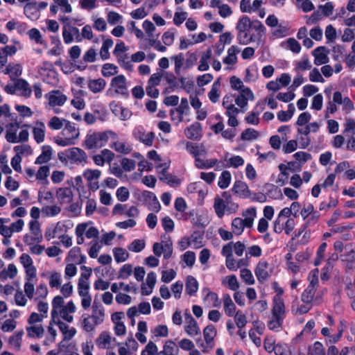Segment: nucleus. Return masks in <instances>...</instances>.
I'll list each match as a JSON object with an SVG mask.
<instances>
[{
  "label": "nucleus",
  "instance_id": "obj_21",
  "mask_svg": "<svg viewBox=\"0 0 355 355\" xmlns=\"http://www.w3.org/2000/svg\"><path fill=\"white\" fill-rule=\"evenodd\" d=\"M52 149L50 146H43L42 153L36 158L35 164H42L48 162L51 159Z\"/></svg>",
  "mask_w": 355,
  "mask_h": 355
},
{
  "label": "nucleus",
  "instance_id": "obj_10",
  "mask_svg": "<svg viewBox=\"0 0 355 355\" xmlns=\"http://www.w3.org/2000/svg\"><path fill=\"white\" fill-rule=\"evenodd\" d=\"M232 190L235 194L243 198H250L251 196V191L247 184L241 180L235 181Z\"/></svg>",
  "mask_w": 355,
  "mask_h": 355
},
{
  "label": "nucleus",
  "instance_id": "obj_23",
  "mask_svg": "<svg viewBox=\"0 0 355 355\" xmlns=\"http://www.w3.org/2000/svg\"><path fill=\"white\" fill-rule=\"evenodd\" d=\"M15 87L17 90L22 91L21 96L26 98L31 96L32 90L26 80L21 78L17 79L15 82Z\"/></svg>",
  "mask_w": 355,
  "mask_h": 355
},
{
  "label": "nucleus",
  "instance_id": "obj_26",
  "mask_svg": "<svg viewBox=\"0 0 355 355\" xmlns=\"http://www.w3.org/2000/svg\"><path fill=\"white\" fill-rule=\"evenodd\" d=\"M223 300H224V310H225V314L229 317L233 316L235 313L236 306L234 304L233 301L232 300L230 295L229 294H226L224 296Z\"/></svg>",
  "mask_w": 355,
  "mask_h": 355
},
{
  "label": "nucleus",
  "instance_id": "obj_47",
  "mask_svg": "<svg viewBox=\"0 0 355 355\" xmlns=\"http://www.w3.org/2000/svg\"><path fill=\"white\" fill-rule=\"evenodd\" d=\"M65 119H60L58 116H53L48 123L49 127L51 130H60L64 124Z\"/></svg>",
  "mask_w": 355,
  "mask_h": 355
},
{
  "label": "nucleus",
  "instance_id": "obj_11",
  "mask_svg": "<svg viewBox=\"0 0 355 355\" xmlns=\"http://www.w3.org/2000/svg\"><path fill=\"white\" fill-rule=\"evenodd\" d=\"M285 305L281 297L275 296L272 309V317L284 318Z\"/></svg>",
  "mask_w": 355,
  "mask_h": 355
},
{
  "label": "nucleus",
  "instance_id": "obj_18",
  "mask_svg": "<svg viewBox=\"0 0 355 355\" xmlns=\"http://www.w3.org/2000/svg\"><path fill=\"white\" fill-rule=\"evenodd\" d=\"M33 137L37 144L44 141L45 137V125L42 121H37L36 126L33 129Z\"/></svg>",
  "mask_w": 355,
  "mask_h": 355
},
{
  "label": "nucleus",
  "instance_id": "obj_20",
  "mask_svg": "<svg viewBox=\"0 0 355 355\" xmlns=\"http://www.w3.org/2000/svg\"><path fill=\"white\" fill-rule=\"evenodd\" d=\"M186 149L187 152L193 155L194 157L196 156H199L200 155L205 154L206 150L203 144H200L199 146L196 144H193L191 142L187 141L186 143Z\"/></svg>",
  "mask_w": 355,
  "mask_h": 355
},
{
  "label": "nucleus",
  "instance_id": "obj_30",
  "mask_svg": "<svg viewBox=\"0 0 355 355\" xmlns=\"http://www.w3.org/2000/svg\"><path fill=\"white\" fill-rule=\"evenodd\" d=\"M64 121V129L62 133L64 135L66 134H71L70 138H73V140L77 139L79 136V131L74 125L68 120Z\"/></svg>",
  "mask_w": 355,
  "mask_h": 355
},
{
  "label": "nucleus",
  "instance_id": "obj_55",
  "mask_svg": "<svg viewBox=\"0 0 355 355\" xmlns=\"http://www.w3.org/2000/svg\"><path fill=\"white\" fill-rule=\"evenodd\" d=\"M234 320L239 329L243 328L247 324L246 316L241 311H238L234 315Z\"/></svg>",
  "mask_w": 355,
  "mask_h": 355
},
{
  "label": "nucleus",
  "instance_id": "obj_39",
  "mask_svg": "<svg viewBox=\"0 0 355 355\" xmlns=\"http://www.w3.org/2000/svg\"><path fill=\"white\" fill-rule=\"evenodd\" d=\"M259 136L258 131L255 130L252 128H247L245 129L241 135V139L243 141H250L252 139H256Z\"/></svg>",
  "mask_w": 355,
  "mask_h": 355
},
{
  "label": "nucleus",
  "instance_id": "obj_1",
  "mask_svg": "<svg viewBox=\"0 0 355 355\" xmlns=\"http://www.w3.org/2000/svg\"><path fill=\"white\" fill-rule=\"evenodd\" d=\"M252 21L247 15L242 16L238 21L236 29L238 31L237 41L240 44L246 45L254 41L253 35H249Z\"/></svg>",
  "mask_w": 355,
  "mask_h": 355
},
{
  "label": "nucleus",
  "instance_id": "obj_56",
  "mask_svg": "<svg viewBox=\"0 0 355 355\" xmlns=\"http://www.w3.org/2000/svg\"><path fill=\"white\" fill-rule=\"evenodd\" d=\"M111 147L114 148L116 151L123 154H128L132 151V148L127 146L124 143L114 142Z\"/></svg>",
  "mask_w": 355,
  "mask_h": 355
},
{
  "label": "nucleus",
  "instance_id": "obj_32",
  "mask_svg": "<svg viewBox=\"0 0 355 355\" xmlns=\"http://www.w3.org/2000/svg\"><path fill=\"white\" fill-rule=\"evenodd\" d=\"M22 72L21 66L19 64H9L6 68L5 73L8 74L11 78L21 76Z\"/></svg>",
  "mask_w": 355,
  "mask_h": 355
},
{
  "label": "nucleus",
  "instance_id": "obj_14",
  "mask_svg": "<svg viewBox=\"0 0 355 355\" xmlns=\"http://www.w3.org/2000/svg\"><path fill=\"white\" fill-rule=\"evenodd\" d=\"M135 137L141 143L144 144L147 146H151L153 144L155 139V133L150 132L146 134L144 131L140 129H137L134 131Z\"/></svg>",
  "mask_w": 355,
  "mask_h": 355
},
{
  "label": "nucleus",
  "instance_id": "obj_33",
  "mask_svg": "<svg viewBox=\"0 0 355 355\" xmlns=\"http://www.w3.org/2000/svg\"><path fill=\"white\" fill-rule=\"evenodd\" d=\"M220 87V83L219 79H218L214 83V84L211 86V89L210 92L208 94V96L209 100L212 103H216L218 101L219 99V94L218 93L219 89Z\"/></svg>",
  "mask_w": 355,
  "mask_h": 355
},
{
  "label": "nucleus",
  "instance_id": "obj_24",
  "mask_svg": "<svg viewBox=\"0 0 355 355\" xmlns=\"http://www.w3.org/2000/svg\"><path fill=\"white\" fill-rule=\"evenodd\" d=\"M58 198L62 202H70L73 200V193L70 188H59L57 190Z\"/></svg>",
  "mask_w": 355,
  "mask_h": 355
},
{
  "label": "nucleus",
  "instance_id": "obj_57",
  "mask_svg": "<svg viewBox=\"0 0 355 355\" xmlns=\"http://www.w3.org/2000/svg\"><path fill=\"white\" fill-rule=\"evenodd\" d=\"M116 196L118 200L125 202L129 198L130 192L128 188L121 187L116 190Z\"/></svg>",
  "mask_w": 355,
  "mask_h": 355
},
{
  "label": "nucleus",
  "instance_id": "obj_19",
  "mask_svg": "<svg viewBox=\"0 0 355 355\" xmlns=\"http://www.w3.org/2000/svg\"><path fill=\"white\" fill-rule=\"evenodd\" d=\"M83 146H85L86 149L89 150L101 148V145H99L98 137L96 132H94L91 135H87L83 143Z\"/></svg>",
  "mask_w": 355,
  "mask_h": 355
},
{
  "label": "nucleus",
  "instance_id": "obj_3",
  "mask_svg": "<svg viewBox=\"0 0 355 355\" xmlns=\"http://www.w3.org/2000/svg\"><path fill=\"white\" fill-rule=\"evenodd\" d=\"M139 200L148 203V209L155 212H158L161 209V205L154 193L149 191H144L137 198Z\"/></svg>",
  "mask_w": 355,
  "mask_h": 355
},
{
  "label": "nucleus",
  "instance_id": "obj_44",
  "mask_svg": "<svg viewBox=\"0 0 355 355\" xmlns=\"http://www.w3.org/2000/svg\"><path fill=\"white\" fill-rule=\"evenodd\" d=\"M345 321H340V327L338 329V333L334 335H330L327 340H326V344L336 343L340 339L343 334V328Z\"/></svg>",
  "mask_w": 355,
  "mask_h": 355
},
{
  "label": "nucleus",
  "instance_id": "obj_58",
  "mask_svg": "<svg viewBox=\"0 0 355 355\" xmlns=\"http://www.w3.org/2000/svg\"><path fill=\"white\" fill-rule=\"evenodd\" d=\"M89 282L83 280L82 279H78V291L79 295H87L89 293Z\"/></svg>",
  "mask_w": 355,
  "mask_h": 355
},
{
  "label": "nucleus",
  "instance_id": "obj_16",
  "mask_svg": "<svg viewBox=\"0 0 355 355\" xmlns=\"http://www.w3.org/2000/svg\"><path fill=\"white\" fill-rule=\"evenodd\" d=\"M185 319L188 323L185 327L186 332L190 336L200 334V328L197 322L189 313H185Z\"/></svg>",
  "mask_w": 355,
  "mask_h": 355
},
{
  "label": "nucleus",
  "instance_id": "obj_31",
  "mask_svg": "<svg viewBox=\"0 0 355 355\" xmlns=\"http://www.w3.org/2000/svg\"><path fill=\"white\" fill-rule=\"evenodd\" d=\"M316 290V288L307 286L301 295L302 301L306 304H311L313 300Z\"/></svg>",
  "mask_w": 355,
  "mask_h": 355
},
{
  "label": "nucleus",
  "instance_id": "obj_53",
  "mask_svg": "<svg viewBox=\"0 0 355 355\" xmlns=\"http://www.w3.org/2000/svg\"><path fill=\"white\" fill-rule=\"evenodd\" d=\"M233 232L236 235H240L243 231V219L241 218H235L232 223Z\"/></svg>",
  "mask_w": 355,
  "mask_h": 355
},
{
  "label": "nucleus",
  "instance_id": "obj_48",
  "mask_svg": "<svg viewBox=\"0 0 355 355\" xmlns=\"http://www.w3.org/2000/svg\"><path fill=\"white\" fill-rule=\"evenodd\" d=\"M284 319L278 317H272V318L268 322L267 326L269 329L272 331H279L282 325Z\"/></svg>",
  "mask_w": 355,
  "mask_h": 355
},
{
  "label": "nucleus",
  "instance_id": "obj_51",
  "mask_svg": "<svg viewBox=\"0 0 355 355\" xmlns=\"http://www.w3.org/2000/svg\"><path fill=\"white\" fill-rule=\"evenodd\" d=\"M23 334V330L15 332L9 338V343L15 345L17 349H19L21 347V340Z\"/></svg>",
  "mask_w": 355,
  "mask_h": 355
},
{
  "label": "nucleus",
  "instance_id": "obj_38",
  "mask_svg": "<svg viewBox=\"0 0 355 355\" xmlns=\"http://www.w3.org/2000/svg\"><path fill=\"white\" fill-rule=\"evenodd\" d=\"M111 337L107 331H103L96 340V345L100 348H106L107 345L110 343Z\"/></svg>",
  "mask_w": 355,
  "mask_h": 355
},
{
  "label": "nucleus",
  "instance_id": "obj_54",
  "mask_svg": "<svg viewBox=\"0 0 355 355\" xmlns=\"http://www.w3.org/2000/svg\"><path fill=\"white\" fill-rule=\"evenodd\" d=\"M101 172L98 169H87L83 173V176L87 181L92 182L94 179H98L101 176Z\"/></svg>",
  "mask_w": 355,
  "mask_h": 355
},
{
  "label": "nucleus",
  "instance_id": "obj_60",
  "mask_svg": "<svg viewBox=\"0 0 355 355\" xmlns=\"http://www.w3.org/2000/svg\"><path fill=\"white\" fill-rule=\"evenodd\" d=\"M28 35L29 36V38L32 40H34L37 44H43L42 35L38 29L35 28H31L28 31Z\"/></svg>",
  "mask_w": 355,
  "mask_h": 355
},
{
  "label": "nucleus",
  "instance_id": "obj_6",
  "mask_svg": "<svg viewBox=\"0 0 355 355\" xmlns=\"http://www.w3.org/2000/svg\"><path fill=\"white\" fill-rule=\"evenodd\" d=\"M328 53L329 51L323 46L315 49L312 52V55L315 58L314 64L318 66L327 64L329 62Z\"/></svg>",
  "mask_w": 355,
  "mask_h": 355
},
{
  "label": "nucleus",
  "instance_id": "obj_28",
  "mask_svg": "<svg viewBox=\"0 0 355 355\" xmlns=\"http://www.w3.org/2000/svg\"><path fill=\"white\" fill-rule=\"evenodd\" d=\"M227 205L223 199L218 197L214 199V207L218 218H221L224 216L225 210L227 209Z\"/></svg>",
  "mask_w": 355,
  "mask_h": 355
},
{
  "label": "nucleus",
  "instance_id": "obj_62",
  "mask_svg": "<svg viewBox=\"0 0 355 355\" xmlns=\"http://www.w3.org/2000/svg\"><path fill=\"white\" fill-rule=\"evenodd\" d=\"M293 157L297 160L301 164L306 163L307 161L311 159L312 156L310 153L299 151L293 155Z\"/></svg>",
  "mask_w": 355,
  "mask_h": 355
},
{
  "label": "nucleus",
  "instance_id": "obj_43",
  "mask_svg": "<svg viewBox=\"0 0 355 355\" xmlns=\"http://www.w3.org/2000/svg\"><path fill=\"white\" fill-rule=\"evenodd\" d=\"M251 23V29H253L257 32V37L259 38L262 37L265 35L266 31V28L263 24L257 19L252 21Z\"/></svg>",
  "mask_w": 355,
  "mask_h": 355
},
{
  "label": "nucleus",
  "instance_id": "obj_34",
  "mask_svg": "<svg viewBox=\"0 0 355 355\" xmlns=\"http://www.w3.org/2000/svg\"><path fill=\"white\" fill-rule=\"evenodd\" d=\"M117 73L118 67L114 64L105 63L102 67L101 73L104 77H110Z\"/></svg>",
  "mask_w": 355,
  "mask_h": 355
},
{
  "label": "nucleus",
  "instance_id": "obj_2",
  "mask_svg": "<svg viewBox=\"0 0 355 355\" xmlns=\"http://www.w3.org/2000/svg\"><path fill=\"white\" fill-rule=\"evenodd\" d=\"M111 88H114V93L116 94H121L125 98H128L129 96L126 78L122 74L118 75L112 79L110 88H109L106 92L107 96H113V92Z\"/></svg>",
  "mask_w": 355,
  "mask_h": 355
},
{
  "label": "nucleus",
  "instance_id": "obj_49",
  "mask_svg": "<svg viewBox=\"0 0 355 355\" xmlns=\"http://www.w3.org/2000/svg\"><path fill=\"white\" fill-rule=\"evenodd\" d=\"M132 272V266L131 264H124L119 270L118 278L125 279H127Z\"/></svg>",
  "mask_w": 355,
  "mask_h": 355
},
{
  "label": "nucleus",
  "instance_id": "obj_13",
  "mask_svg": "<svg viewBox=\"0 0 355 355\" xmlns=\"http://www.w3.org/2000/svg\"><path fill=\"white\" fill-rule=\"evenodd\" d=\"M105 316V310L102 304L94 300L92 306V318L94 324L97 325L103 322Z\"/></svg>",
  "mask_w": 355,
  "mask_h": 355
},
{
  "label": "nucleus",
  "instance_id": "obj_9",
  "mask_svg": "<svg viewBox=\"0 0 355 355\" xmlns=\"http://www.w3.org/2000/svg\"><path fill=\"white\" fill-rule=\"evenodd\" d=\"M268 267V263L263 260L260 261L257 265L254 273L259 282L263 283L270 277V275L267 270Z\"/></svg>",
  "mask_w": 355,
  "mask_h": 355
},
{
  "label": "nucleus",
  "instance_id": "obj_64",
  "mask_svg": "<svg viewBox=\"0 0 355 355\" xmlns=\"http://www.w3.org/2000/svg\"><path fill=\"white\" fill-rule=\"evenodd\" d=\"M275 355H291V352L286 345L277 344L274 350Z\"/></svg>",
  "mask_w": 355,
  "mask_h": 355
},
{
  "label": "nucleus",
  "instance_id": "obj_22",
  "mask_svg": "<svg viewBox=\"0 0 355 355\" xmlns=\"http://www.w3.org/2000/svg\"><path fill=\"white\" fill-rule=\"evenodd\" d=\"M198 289V282L196 279L191 276H187L186 279V293L190 295H194Z\"/></svg>",
  "mask_w": 355,
  "mask_h": 355
},
{
  "label": "nucleus",
  "instance_id": "obj_59",
  "mask_svg": "<svg viewBox=\"0 0 355 355\" xmlns=\"http://www.w3.org/2000/svg\"><path fill=\"white\" fill-rule=\"evenodd\" d=\"M286 43H287L288 49L289 50H291L292 52H293L295 53H300V51L301 50V45L295 38H293V37L288 38L286 40Z\"/></svg>",
  "mask_w": 355,
  "mask_h": 355
},
{
  "label": "nucleus",
  "instance_id": "obj_63",
  "mask_svg": "<svg viewBox=\"0 0 355 355\" xmlns=\"http://www.w3.org/2000/svg\"><path fill=\"white\" fill-rule=\"evenodd\" d=\"M157 354V347L152 341H150L146 346L145 349L141 352V355H155Z\"/></svg>",
  "mask_w": 355,
  "mask_h": 355
},
{
  "label": "nucleus",
  "instance_id": "obj_46",
  "mask_svg": "<svg viewBox=\"0 0 355 355\" xmlns=\"http://www.w3.org/2000/svg\"><path fill=\"white\" fill-rule=\"evenodd\" d=\"M324 347L319 341H315L312 347H309V354L310 355H324Z\"/></svg>",
  "mask_w": 355,
  "mask_h": 355
},
{
  "label": "nucleus",
  "instance_id": "obj_8",
  "mask_svg": "<svg viewBox=\"0 0 355 355\" xmlns=\"http://www.w3.org/2000/svg\"><path fill=\"white\" fill-rule=\"evenodd\" d=\"M254 96L252 90L249 87L243 88L240 94L235 99L236 104L241 108H243L248 105V101H253Z\"/></svg>",
  "mask_w": 355,
  "mask_h": 355
},
{
  "label": "nucleus",
  "instance_id": "obj_36",
  "mask_svg": "<svg viewBox=\"0 0 355 355\" xmlns=\"http://www.w3.org/2000/svg\"><path fill=\"white\" fill-rule=\"evenodd\" d=\"M114 257L117 263L123 262L128 259L129 254L122 248H115L113 249Z\"/></svg>",
  "mask_w": 355,
  "mask_h": 355
},
{
  "label": "nucleus",
  "instance_id": "obj_41",
  "mask_svg": "<svg viewBox=\"0 0 355 355\" xmlns=\"http://www.w3.org/2000/svg\"><path fill=\"white\" fill-rule=\"evenodd\" d=\"M144 240L135 239L128 247V250L135 252H139L145 248Z\"/></svg>",
  "mask_w": 355,
  "mask_h": 355
},
{
  "label": "nucleus",
  "instance_id": "obj_15",
  "mask_svg": "<svg viewBox=\"0 0 355 355\" xmlns=\"http://www.w3.org/2000/svg\"><path fill=\"white\" fill-rule=\"evenodd\" d=\"M168 167H164L160 172L159 180L166 182L171 187H178L180 184V180L175 175L167 172Z\"/></svg>",
  "mask_w": 355,
  "mask_h": 355
},
{
  "label": "nucleus",
  "instance_id": "obj_40",
  "mask_svg": "<svg viewBox=\"0 0 355 355\" xmlns=\"http://www.w3.org/2000/svg\"><path fill=\"white\" fill-rule=\"evenodd\" d=\"M27 334L31 338H40L44 334V329L42 326H31L26 328Z\"/></svg>",
  "mask_w": 355,
  "mask_h": 355
},
{
  "label": "nucleus",
  "instance_id": "obj_45",
  "mask_svg": "<svg viewBox=\"0 0 355 355\" xmlns=\"http://www.w3.org/2000/svg\"><path fill=\"white\" fill-rule=\"evenodd\" d=\"M241 277L248 285H252L254 284V279L249 269L243 268L241 271Z\"/></svg>",
  "mask_w": 355,
  "mask_h": 355
},
{
  "label": "nucleus",
  "instance_id": "obj_29",
  "mask_svg": "<svg viewBox=\"0 0 355 355\" xmlns=\"http://www.w3.org/2000/svg\"><path fill=\"white\" fill-rule=\"evenodd\" d=\"M205 340L207 345L213 343L214 337L216 336V329L213 324L207 325L203 330Z\"/></svg>",
  "mask_w": 355,
  "mask_h": 355
},
{
  "label": "nucleus",
  "instance_id": "obj_5",
  "mask_svg": "<svg viewBox=\"0 0 355 355\" xmlns=\"http://www.w3.org/2000/svg\"><path fill=\"white\" fill-rule=\"evenodd\" d=\"M69 160L71 162L80 164L86 163L87 155L86 153L80 148L73 147L68 149Z\"/></svg>",
  "mask_w": 355,
  "mask_h": 355
},
{
  "label": "nucleus",
  "instance_id": "obj_27",
  "mask_svg": "<svg viewBox=\"0 0 355 355\" xmlns=\"http://www.w3.org/2000/svg\"><path fill=\"white\" fill-rule=\"evenodd\" d=\"M179 352V349L176 346L175 343L171 340H166L164 345V350L159 352L160 354H164V355H178Z\"/></svg>",
  "mask_w": 355,
  "mask_h": 355
},
{
  "label": "nucleus",
  "instance_id": "obj_7",
  "mask_svg": "<svg viewBox=\"0 0 355 355\" xmlns=\"http://www.w3.org/2000/svg\"><path fill=\"white\" fill-rule=\"evenodd\" d=\"M24 13L27 18L32 21H36L40 18V13L37 8L36 1H32L26 3L24 7Z\"/></svg>",
  "mask_w": 355,
  "mask_h": 355
},
{
  "label": "nucleus",
  "instance_id": "obj_50",
  "mask_svg": "<svg viewBox=\"0 0 355 355\" xmlns=\"http://www.w3.org/2000/svg\"><path fill=\"white\" fill-rule=\"evenodd\" d=\"M168 241H164L162 245V252H164V258L168 259L171 257L173 253L172 241L170 236H168Z\"/></svg>",
  "mask_w": 355,
  "mask_h": 355
},
{
  "label": "nucleus",
  "instance_id": "obj_52",
  "mask_svg": "<svg viewBox=\"0 0 355 355\" xmlns=\"http://www.w3.org/2000/svg\"><path fill=\"white\" fill-rule=\"evenodd\" d=\"M49 174V167L48 166H40L37 173H36V178L37 180H45L44 184H48L47 177Z\"/></svg>",
  "mask_w": 355,
  "mask_h": 355
},
{
  "label": "nucleus",
  "instance_id": "obj_35",
  "mask_svg": "<svg viewBox=\"0 0 355 355\" xmlns=\"http://www.w3.org/2000/svg\"><path fill=\"white\" fill-rule=\"evenodd\" d=\"M43 81L51 85H55L58 83V73L55 69L49 70L43 78Z\"/></svg>",
  "mask_w": 355,
  "mask_h": 355
},
{
  "label": "nucleus",
  "instance_id": "obj_4",
  "mask_svg": "<svg viewBox=\"0 0 355 355\" xmlns=\"http://www.w3.org/2000/svg\"><path fill=\"white\" fill-rule=\"evenodd\" d=\"M49 100V104L51 107L62 106L67 100L66 95L60 90H52L45 95Z\"/></svg>",
  "mask_w": 355,
  "mask_h": 355
},
{
  "label": "nucleus",
  "instance_id": "obj_17",
  "mask_svg": "<svg viewBox=\"0 0 355 355\" xmlns=\"http://www.w3.org/2000/svg\"><path fill=\"white\" fill-rule=\"evenodd\" d=\"M106 85V81L101 78L98 79H90L88 80V88L94 94L102 92Z\"/></svg>",
  "mask_w": 355,
  "mask_h": 355
},
{
  "label": "nucleus",
  "instance_id": "obj_61",
  "mask_svg": "<svg viewBox=\"0 0 355 355\" xmlns=\"http://www.w3.org/2000/svg\"><path fill=\"white\" fill-rule=\"evenodd\" d=\"M182 260L189 266L192 267L196 261V254L192 251H187L182 255Z\"/></svg>",
  "mask_w": 355,
  "mask_h": 355
},
{
  "label": "nucleus",
  "instance_id": "obj_25",
  "mask_svg": "<svg viewBox=\"0 0 355 355\" xmlns=\"http://www.w3.org/2000/svg\"><path fill=\"white\" fill-rule=\"evenodd\" d=\"M239 49L236 46H232L227 51V56L223 58V62L227 64H234L237 62L236 54L239 53Z\"/></svg>",
  "mask_w": 355,
  "mask_h": 355
},
{
  "label": "nucleus",
  "instance_id": "obj_37",
  "mask_svg": "<svg viewBox=\"0 0 355 355\" xmlns=\"http://www.w3.org/2000/svg\"><path fill=\"white\" fill-rule=\"evenodd\" d=\"M231 182V173L228 171H224L222 172L219 180L218 182V187L222 189H226L230 185Z\"/></svg>",
  "mask_w": 355,
  "mask_h": 355
},
{
  "label": "nucleus",
  "instance_id": "obj_42",
  "mask_svg": "<svg viewBox=\"0 0 355 355\" xmlns=\"http://www.w3.org/2000/svg\"><path fill=\"white\" fill-rule=\"evenodd\" d=\"M61 211V208L57 205L44 206L42 209L43 215L46 216H54Z\"/></svg>",
  "mask_w": 355,
  "mask_h": 355
},
{
  "label": "nucleus",
  "instance_id": "obj_12",
  "mask_svg": "<svg viewBox=\"0 0 355 355\" xmlns=\"http://www.w3.org/2000/svg\"><path fill=\"white\" fill-rule=\"evenodd\" d=\"M202 125L199 122H195L184 130V134L188 139L199 140L201 137Z\"/></svg>",
  "mask_w": 355,
  "mask_h": 355
}]
</instances>
